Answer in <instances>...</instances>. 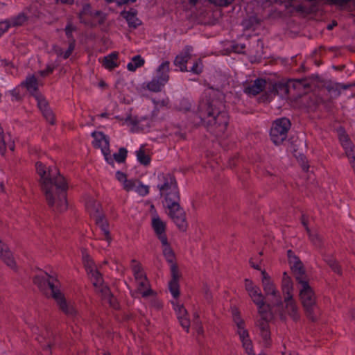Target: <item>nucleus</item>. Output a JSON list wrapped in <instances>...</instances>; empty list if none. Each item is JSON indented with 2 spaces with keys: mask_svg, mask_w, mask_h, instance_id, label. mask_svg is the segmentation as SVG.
<instances>
[{
  "mask_svg": "<svg viewBox=\"0 0 355 355\" xmlns=\"http://www.w3.org/2000/svg\"><path fill=\"white\" fill-rule=\"evenodd\" d=\"M333 5L344 6L349 3L352 0H329Z\"/></svg>",
  "mask_w": 355,
  "mask_h": 355,
  "instance_id": "nucleus-62",
  "label": "nucleus"
},
{
  "mask_svg": "<svg viewBox=\"0 0 355 355\" xmlns=\"http://www.w3.org/2000/svg\"><path fill=\"white\" fill-rule=\"evenodd\" d=\"M135 191L141 196H145L149 193V187L144 185L139 180H137Z\"/></svg>",
  "mask_w": 355,
  "mask_h": 355,
  "instance_id": "nucleus-39",
  "label": "nucleus"
},
{
  "mask_svg": "<svg viewBox=\"0 0 355 355\" xmlns=\"http://www.w3.org/2000/svg\"><path fill=\"white\" fill-rule=\"evenodd\" d=\"M136 155L138 162L144 165L148 166L151 162V157L148 154L146 153L144 146H141L138 150L136 151Z\"/></svg>",
  "mask_w": 355,
  "mask_h": 355,
  "instance_id": "nucleus-23",
  "label": "nucleus"
},
{
  "mask_svg": "<svg viewBox=\"0 0 355 355\" xmlns=\"http://www.w3.org/2000/svg\"><path fill=\"white\" fill-rule=\"evenodd\" d=\"M124 121L125 123H130L133 126H137L140 123L141 120L138 119L137 116H135L134 118L132 117L131 114H128L127 117L124 119Z\"/></svg>",
  "mask_w": 355,
  "mask_h": 355,
  "instance_id": "nucleus-57",
  "label": "nucleus"
},
{
  "mask_svg": "<svg viewBox=\"0 0 355 355\" xmlns=\"http://www.w3.org/2000/svg\"><path fill=\"white\" fill-rule=\"evenodd\" d=\"M169 61L163 62L157 69V78H154L151 81L148 82L146 84V88L153 92H161L164 85L169 80Z\"/></svg>",
  "mask_w": 355,
  "mask_h": 355,
  "instance_id": "nucleus-9",
  "label": "nucleus"
},
{
  "mask_svg": "<svg viewBox=\"0 0 355 355\" xmlns=\"http://www.w3.org/2000/svg\"><path fill=\"white\" fill-rule=\"evenodd\" d=\"M55 69V67L53 65L48 64L45 69L41 70L39 71L40 75L42 77H46L51 74Z\"/></svg>",
  "mask_w": 355,
  "mask_h": 355,
  "instance_id": "nucleus-54",
  "label": "nucleus"
},
{
  "mask_svg": "<svg viewBox=\"0 0 355 355\" xmlns=\"http://www.w3.org/2000/svg\"><path fill=\"white\" fill-rule=\"evenodd\" d=\"M83 261L86 270L87 271L90 270V272H92L94 263L91 259L90 256L85 252V250L83 251Z\"/></svg>",
  "mask_w": 355,
  "mask_h": 355,
  "instance_id": "nucleus-37",
  "label": "nucleus"
},
{
  "mask_svg": "<svg viewBox=\"0 0 355 355\" xmlns=\"http://www.w3.org/2000/svg\"><path fill=\"white\" fill-rule=\"evenodd\" d=\"M107 300H108V303L112 308H113L114 309H119V303L117 299L114 296L113 294H112V297H110Z\"/></svg>",
  "mask_w": 355,
  "mask_h": 355,
  "instance_id": "nucleus-59",
  "label": "nucleus"
},
{
  "mask_svg": "<svg viewBox=\"0 0 355 355\" xmlns=\"http://www.w3.org/2000/svg\"><path fill=\"white\" fill-rule=\"evenodd\" d=\"M21 85L25 87L28 91L32 89L31 94L39 92L37 79L34 75L26 77L25 81L22 82Z\"/></svg>",
  "mask_w": 355,
  "mask_h": 355,
  "instance_id": "nucleus-22",
  "label": "nucleus"
},
{
  "mask_svg": "<svg viewBox=\"0 0 355 355\" xmlns=\"http://www.w3.org/2000/svg\"><path fill=\"white\" fill-rule=\"evenodd\" d=\"M263 23V19L254 15L243 19L241 25L245 30L256 31L261 26Z\"/></svg>",
  "mask_w": 355,
  "mask_h": 355,
  "instance_id": "nucleus-18",
  "label": "nucleus"
},
{
  "mask_svg": "<svg viewBox=\"0 0 355 355\" xmlns=\"http://www.w3.org/2000/svg\"><path fill=\"white\" fill-rule=\"evenodd\" d=\"M306 233L309 236V240L312 242V243L314 245H315L317 247L321 246L322 241H321V239H320V236H318V234L312 233L311 230L309 232H306Z\"/></svg>",
  "mask_w": 355,
  "mask_h": 355,
  "instance_id": "nucleus-45",
  "label": "nucleus"
},
{
  "mask_svg": "<svg viewBox=\"0 0 355 355\" xmlns=\"http://www.w3.org/2000/svg\"><path fill=\"white\" fill-rule=\"evenodd\" d=\"M137 10L135 8H131L128 11L123 10L121 12L120 15L123 17L130 28H137V25L133 24L132 22L130 21L131 17H136L137 15Z\"/></svg>",
  "mask_w": 355,
  "mask_h": 355,
  "instance_id": "nucleus-24",
  "label": "nucleus"
},
{
  "mask_svg": "<svg viewBox=\"0 0 355 355\" xmlns=\"http://www.w3.org/2000/svg\"><path fill=\"white\" fill-rule=\"evenodd\" d=\"M42 114L48 123H49L51 125L55 124V114L50 107L44 110L43 112H42Z\"/></svg>",
  "mask_w": 355,
  "mask_h": 355,
  "instance_id": "nucleus-40",
  "label": "nucleus"
},
{
  "mask_svg": "<svg viewBox=\"0 0 355 355\" xmlns=\"http://www.w3.org/2000/svg\"><path fill=\"white\" fill-rule=\"evenodd\" d=\"M284 302L286 313L294 321H297L300 319V313L295 300L291 298L288 300H284Z\"/></svg>",
  "mask_w": 355,
  "mask_h": 355,
  "instance_id": "nucleus-19",
  "label": "nucleus"
},
{
  "mask_svg": "<svg viewBox=\"0 0 355 355\" xmlns=\"http://www.w3.org/2000/svg\"><path fill=\"white\" fill-rule=\"evenodd\" d=\"M144 59L140 55H137L132 58V62L128 64L127 69L130 71H135L137 68L144 66Z\"/></svg>",
  "mask_w": 355,
  "mask_h": 355,
  "instance_id": "nucleus-25",
  "label": "nucleus"
},
{
  "mask_svg": "<svg viewBox=\"0 0 355 355\" xmlns=\"http://www.w3.org/2000/svg\"><path fill=\"white\" fill-rule=\"evenodd\" d=\"M168 288L174 298L179 297L180 295L179 281L170 280Z\"/></svg>",
  "mask_w": 355,
  "mask_h": 355,
  "instance_id": "nucleus-33",
  "label": "nucleus"
},
{
  "mask_svg": "<svg viewBox=\"0 0 355 355\" xmlns=\"http://www.w3.org/2000/svg\"><path fill=\"white\" fill-rule=\"evenodd\" d=\"M152 227L162 244H168V239L166 234V224L159 217H157L153 218Z\"/></svg>",
  "mask_w": 355,
  "mask_h": 355,
  "instance_id": "nucleus-16",
  "label": "nucleus"
},
{
  "mask_svg": "<svg viewBox=\"0 0 355 355\" xmlns=\"http://www.w3.org/2000/svg\"><path fill=\"white\" fill-rule=\"evenodd\" d=\"M163 245L164 246L163 249V254L166 261L170 264L177 263L175 261V252L172 248L170 246V244L168 243V244Z\"/></svg>",
  "mask_w": 355,
  "mask_h": 355,
  "instance_id": "nucleus-26",
  "label": "nucleus"
},
{
  "mask_svg": "<svg viewBox=\"0 0 355 355\" xmlns=\"http://www.w3.org/2000/svg\"><path fill=\"white\" fill-rule=\"evenodd\" d=\"M168 216L175 223L180 231L186 232L188 227L186 212L180 206V202H173L166 206Z\"/></svg>",
  "mask_w": 355,
  "mask_h": 355,
  "instance_id": "nucleus-10",
  "label": "nucleus"
},
{
  "mask_svg": "<svg viewBox=\"0 0 355 355\" xmlns=\"http://www.w3.org/2000/svg\"><path fill=\"white\" fill-rule=\"evenodd\" d=\"M287 256L291 270L297 283H299L300 280H307L304 264L300 258L296 256L295 252L291 250L287 251Z\"/></svg>",
  "mask_w": 355,
  "mask_h": 355,
  "instance_id": "nucleus-12",
  "label": "nucleus"
},
{
  "mask_svg": "<svg viewBox=\"0 0 355 355\" xmlns=\"http://www.w3.org/2000/svg\"><path fill=\"white\" fill-rule=\"evenodd\" d=\"M53 298L55 300L59 309L66 315L71 318H74L76 316L77 311L76 308L72 304L68 303L67 302L64 294L60 291L53 293Z\"/></svg>",
  "mask_w": 355,
  "mask_h": 355,
  "instance_id": "nucleus-14",
  "label": "nucleus"
},
{
  "mask_svg": "<svg viewBox=\"0 0 355 355\" xmlns=\"http://www.w3.org/2000/svg\"><path fill=\"white\" fill-rule=\"evenodd\" d=\"M89 273L92 274V277L94 278L93 286L96 288L103 286L104 282L102 274L98 270L92 269V272L88 271Z\"/></svg>",
  "mask_w": 355,
  "mask_h": 355,
  "instance_id": "nucleus-32",
  "label": "nucleus"
},
{
  "mask_svg": "<svg viewBox=\"0 0 355 355\" xmlns=\"http://www.w3.org/2000/svg\"><path fill=\"white\" fill-rule=\"evenodd\" d=\"M266 86V80L264 78H257L250 85L244 87V92L248 96H257L264 91Z\"/></svg>",
  "mask_w": 355,
  "mask_h": 355,
  "instance_id": "nucleus-17",
  "label": "nucleus"
},
{
  "mask_svg": "<svg viewBox=\"0 0 355 355\" xmlns=\"http://www.w3.org/2000/svg\"><path fill=\"white\" fill-rule=\"evenodd\" d=\"M101 286L102 287L100 288L99 292L103 299L107 300L110 297H112L113 293L111 292V290L107 285Z\"/></svg>",
  "mask_w": 355,
  "mask_h": 355,
  "instance_id": "nucleus-48",
  "label": "nucleus"
},
{
  "mask_svg": "<svg viewBox=\"0 0 355 355\" xmlns=\"http://www.w3.org/2000/svg\"><path fill=\"white\" fill-rule=\"evenodd\" d=\"M92 137L94 139L93 142L94 147L101 148L105 161L113 167L114 166V159L118 163L125 162L128 155V150L125 148L121 147L119 149L118 153H114L113 157L110 155V139L103 132L94 131L92 133Z\"/></svg>",
  "mask_w": 355,
  "mask_h": 355,
  "instance_id": "nucleus-4",
  "label": "nucleus"
},
{
  "mask_svg": "<svg viewBox=\"0 0 355 355\" xmlns=\"http://www.w3.org/2000/svg\"><path fill=\"white\" fill-rule=\"evenodd\" d=\"M76 44H69V47L67 50L63 53V58L67 59L70 57V55L72 54L74 49H75Z\"/></svg>",
  "mask_w": 355,
  "mask_h": 355,
  "instance_id": "nucleus-60",
  "label": "nucleus"
},
{
  "mask_svg": "<svg viewBox=\"0 0 355 355\" xmlns=\"http://www.w3.org/2000/svg\"><path fill=\"white\" fill-rule=\"evenodd\" d=\"M234 0H209V1L216 6L220 7H226L230 5Z\"/></svg>",
  "mask_w": 355,
  "mask_h": 355,
  "instance_id": "nucleus-51",
  "label": "nucleus"
},
{
  "mask_svg": "<svg viewBox=\"0 0 355 355\" xmlns=\"http://www.w3.org/2000/svg\"><path fill=\"white\" fill-rule=\"evenodd\" d=\"M171 279L174 281H179L180 278L181 277V275L179 272V268L178 263H173L171 264Z\"/></svg>",
  "mask_w": 355,
  "mask_h": 355,
  "instance_id": "nucleus-43",
  "label": "nucleus"
},
{
  "mask_svg": "<svg viewBox=\"0 0 355 355\" xmlns=\"http://www.w3.org/2000/svg\"><path fill=\"white\" fill-rule=\"evenodd\" d=\"M300 299L306 317L311 321L317 320L316 312L318 305L314 291L310 286L308 280H300Z\"/></svg>",
  "mask_w": 355,
  "mask_h": 355,
  "instance_id": "nucleus-5",
  "label": "nucleus"
},
{
  "mask_svg": "<svg viewBox=\"0 0 355 355\" xmlns=\"http://www.w3.org/2000/svg\"><path fill=\"white\" fill-rule=\"evenodd\" d=\"M32 96H33L37 101V107L41 112L50 107L49 102L40 92L32 94Z\"/></svg>",
  "mask_w": 355,
  "mask_h": 355,
  "instance_id": "nucleus-27",
  "label": "nucleus"
},
{
  "mask_svg": "<svg viewBox=\"0 0 355 355\" xmlns=\"http://www.w3.org/2000/svg\"><path fill=\"white\" fill-rule=\"evenodd\" d=\"M10 26L11 24L10 20L6 19L3 21H0V37H1L3 33L8 31Z\"/></svg>",
  "mask_w": 355,
  "mask_h": 355,
  "instance_id": "nucleus-50",
  "label": "nucleus"
},
{
  "mask_svg": "<svg viewBox=\"0 0 355 355\" xmlns=\"http://www.w3.org/2000/svg\"><path fill=\"white\" fill-rule=\"evenodd\" d=\"M138 180H128L126 179L125 182H123V189L126 191H132V189H135L136 184Z\"/></svg>",
  "mask_w": 355,
  "mask_h": 355,
  "instance_id": "nucleus-46",
  "label": "nucleus"
},
{
  "mask_svg": "<svg viewBox=\"0 0 355 355\" xmlns=\"http://www.w3.org/2000/svg\"><path fill=\"white\" fill-rule=\"evenodd\" d=\"M203 62L201 58L196 59L193 64V67L191 68L189 71L192 72L194 74L200 75L203 71Z\"/></svg>",
  "mask_w": 355,
  "mask_h": 355,
  "instance_id": "nucleus-34",
  "label": "nucleus"
},
{
  "mask_svg": "<svg viewBox=\"0 0 355 355\" xmlns=\"http://www.w3.org/2000/svg\"><path fill=\"white\" fill-rule=\"evenodd\" d=\"M232 50L233 52L237 53H242L243 52V49L245 48V44H232L231 46Z\"/></svg>",
  "mask_w": 355,
  "mask_h": 355,
  "instance_id": "nucleus-61",
  "label": "nucleus"
},
{
  "mask_svg": "<svg viewBox=\"0 0 355 355\" xmlns=\"http://www.w3.org/2000/svg\"><path fill=\"white\" fill-rule=\"evenodd\" d=\"M191 108V104L187 98H182L179 103L178 110L180 111L187 112H190Z\"/></svg>",
  "mask_w": 355,
  "mask_h": 355,
  "instance_id": "nucleus-44",
  "label": "nucleus"
},
{
  "mask_svg": "<svg viewBox=\"0 0 355 355\" xmlns=\"http://www.w3.org/2000/svg\"><path fill=\"white\" fill-rule=\"evenodd\" d=\"M27 20V17L24 13H19L17 16L12 18L10 21L11 26L17 27L23 25Z\"/></svg>",
  "mask_w": 355,
  "mask_h": 355,
  "instance_id": "nucleus-38",
  "label": "nucleus"
},
{
  "mask_svg": "<svg viewBox=\"0 0 355 355\" xmlns=\"http://www.w3.org/2000/svg\"><path fill=\"white\" fill-rule=\"evenodd\" d=\"M163 183L157 185L160 196L164 198L166 206L180 202V192L174 175L166 173L162 176Z\"/></svg>",
  "mask_w": 355,
  "mask_h": 355,
  "instance_id": "nucleus-6",
  "label": "nucleus"
},
{
  "mask_svg": "<svg viewBox=\"0 0 355 355\" xmlns=\"http://www.w3.org/2000/svg\"><path fill=\"white\" fill-rule=\"evenodd\" d=\"M36 171L40 175L39 183L43 191L47 204L53 208L56 205L58 211H63L67 209V190L68 184L65 178L55 168L57 175L52 173V169L49 168L46 172V166L41 162L35 164Z\"/></svg>",
  "mask_w": 355,
  "mask_h": 355,
  "instance_id": "nucleus-2",
  "label": "nucleus"
},
{
  "mask_svg": "<svg viewBox=\"0 0 355 355\" xmlns=\"http://www.w3.org/2000/svg\"><path fill=\"white\" fill-rule=\"evenodd\" d=\"M224 107L218 99L206 96L199 102L197 112H189V123L193 127L203 126L208 131L221 135L229 124V115Z\"/></svg>",
  "mask_w": 355,
  "mask_h": 355,
  "instance_id": "nucleus-1",
  "label": "nucleus"
},
{
  "mask_svg": "<svg viewBox=\"0 0 355 355\" xmlns=\"http://www.w3.org/2000/svg\"><path fill=\"white\" fill-rule=\"evenodd\" d=\"M345 154L349 159L350 164L355 171V149L353 144L347 146V148H344Z\"/></svg>",
  "mask_w": 355,
  "mask_h": 355,
  "instance_id": "nucleus-35",
  "label": "nucleus"
},
{
  "mask_svg": "<svg viewBox=\"0 0 355 355\" xmlns=\"http://www.w3.org/2000/svg\"><path fill=\"white\" fill-rule=\"evenodd\" d=\"M178 320L182 328L184 329L187 332H189L190 327V320L188 316H180Z\"/></svg>",
  "mask_w": 355,
  "mask_h": 355,
  "instance_id": "nucleus-49",
  "label": "nucleus"
},
{
  "mask_svg": "<svg viewBox=\"0 0 355 355\" xmlns=\"http://www.w3.org/2000/svg\"><path fill=\"white\" fill-rule=\"evenodd\" d=\"M202 291L204 293V297L208 302H210L212 299V295L207 284H203Z\"/></svg>",
  "mask_w": 355,
  "mask_h": 355,
  "instance_id": "nucleus-56",
  "label": "nucleus"
},
{
  "mask_svg": "<svg viewBox=\"0 0 355 355\" xmlns=\"http://www.w3.org/2000/svg\"><path fill=\"white\" fill-rule=\"evenodd\" d=\"M119 58V53L116 51H114L107 56L103 58V66L109 70H112L115 67H118L116 60Z\"/></svg>",
  "mask_w": 355,
  "mask_h": 355,
  "instance_id": "nucleus-21",
  "label": "nucleus"
},
{
  "mask_svg": "<svg viewBox=\"0 0 355 355\" xmlns=\"http://www.w3.org/2000/svg\"><path fill=\"white\" fill-rule=\"evenodd\" d=\"M76 31L77 28L73 26L71 21H69L64 28L66 37L69 40V44H76V40L73 35V32Z\"/></svg>",
  "mask_w": 355,
  "mask_h": 355,
  "instance_id": "nucleus-30",
  "label": "nucleus"
},
{
  "mask_svg": "<svg viewBox=\"0 0 355 355\" xmlns=\"http://www.w3.org/2000/svg\"><path fill=\"white\" fill-rule=\"evenodd\" d=\"M245 288L253 302L257 306L258 315L255 319V324L260 330L263 340L266 341V301L259 287L254 285L252 280L245 279Z\"/></svg>",
  "mask_w": 355,
  "mask_h": 355,
  "instance_id": "nucleus-3",
  "label": "nucleus"
},
{
  "mask_svg": "<svg viewBox=\"0 0 355 355\" xmlns=\"http://www.w3.org/2000/svg\"><path fill=\"white\" fill-rule=\"evenodd\" d=\"M175 311L177 313L178 319H179L180 316L186 317L188 316V312L187 309L184 308L183 304H177L176 307L174 308Z\"/></svg>",
  "mask_w": 355,
  "mask_h": 355,
  "instance_id": "nucleus-52",
  "label": "nucleus"
},
{
  "mask_svg": "<svg viewBox=\"0 0 355 355\" xmlns=\"http://www.w3.org/2000/svg\"><path fill=\"white\" fill-rule=\"evenodd\" d=\"M238 160H239V158L236 156H234V157L230 158L229 161H228V166L230 168H234L237 164Z\"/></svg>",
  "mask_w": 355,
  "mask_h": 355,
  "instance_id": "nucleus-64",
  "label": "nucleus"
},
{
  "mask_svg": "<svg viewBox=\"0 0 355 355\" xmlns=\"http://www.w3.org/2000/svg\"><path fill=\"white\" fill-rule=\"evenodd\" d=\"M300 222L304 227L306 232H309L311 230L309 227V216L304 214H302L300 217Z\"/></svg>",
  "mask_w": 355,
  "mask_h": 355,
  "instance_id": "nucleus-58",
  "label": "nucleus"
},
{
  "mask_svg": "<svg viewBox=\"0 0 355 355\" xmlns=\"http://www.w3.org/2000/svg\"><path fill=\"white\" fill-rule=\"evenodd\" d=\"M351 87H353L352 83H348V84H344V83H336L334 86H329L327 87L329 92H335V96L336 97L339 96L340 95V89H348Z\"/></svg>",
  "mask_w": 355,
  "mask_h": 355,
  "instance_id": "nucleus-29",
  "label": "nucleus"
},
{
  "mask_svg": "<svg viewBox=\"0 0 355 355\" xmlns=\"http://www.w3.org/2000/svg\"><path fill=\"white\" fill-rule=\"evenodd\" d=\"M236 326L240 338H244L245 336H248L249 334L248 330L245 329V322L243 320L240 319L239 321L236 322Z\"/></svg>",
  "mask_w": 355,
  "mask_h": 355,
  "instance_id": "nucleus-42",
  "label": "nucleus"
},
{
  "mask_svg": "<svg viewBox=\"0 0 355 355\" xmlns=\"http://www.w3.org/2000/svg\"><path fill=\"white\" fill-rule=\"evenodd\" d=\"M293 286L291 278L288 275L286 272L283 273V278L282 282V287H288Z\"/></svg>",
  "mask_w": 355,
  "mask_h": 355,
  "instance_id": "nucleus-53",
  "label": "nucleus"
},
{
  "mask_svg": "<svg viewBox=\"0 0 355 355\" xmlns=\"http://www.w3.org/2000/svg\"><path fill=\"white\" fill-rule=\"evenodd\" d=\"M291 126L290 120L286 117L276 119L270 130L271 141L277 146L282 144L286 139Z\"/></svg>",
  "mask_w": 355,
  "mask_h": 355,
  "instance_id": "nucleus-8",
  "label": "nucleus"
},
{
  "mask_svg": "<svg viewBox=\"0 0 355 355\" xmlns=\"http://www.w3.org/2000/svg\"><path fill=\"white\" fill-rule=\"evenodd\" d=\"M78 18L81 24L90 28H95L97 25H103L106 20V14L101 10H92L89 3L83 5L81 10L78 14Z\"/></svg>",
  "mask_w": 355,
  "mask_h": 355,
  "instance_id": "nucleus-7",
  "label": "nucleus"
},
{
  "mask_svg": "<svg viewBox=\"0 0 355 355\" xmlns=\"http://www.w3.org/2000/svg\"><path fill=\"white\" fill-rule=\"evenodd\" d=\"M116 178L119 182H121L123 183L125 182V180L127 179V175L125 173H124L120 171H118L116 172Z\"/></svg>",
  "mask_w": 355,
  "mask_h": 355,
  "instance_id": "nucleus-63",
  "label": "nucleus"
},
{
  "mask_svg": "<svg viewBox=\"0 0 355 355\" xmlns=\"http://www.w3.org/2000/svg\"><path fill=\"white\" fill-rule=\"evenodd\" d=\"M193 47L191 46L187 45L184 46L183 50L176 55L173 61L174 65L180 68V71L182 72L189 71L187 64L188 61L191 58V51Z\"/></svg>",
  "mask_w": 355,
  "mask_h": 355,
  "instance_id": "nucleus-15",
  "label": "nucleus"
},
{
  "mask_svg": "<svg viewBox=\"0 0 355 355\" xmlns=\"http://www.w3.org/2000/svg\"><path fill=\"white\" fill-rule=\"evenodd\" d=\"M96 224L100 227L103 232L105 239L108 243H110L112 238L109 230V223L104 215H99L96 217Z\"/></svg>",
  "mask_w": 355,
  "mask_h": 355,
  "instance_id": "nucleus-20",
  "label": "nucleus"
},
{
  "mask_svg": "<svg viewBox=\"0 0 355 355\" xmlns=\"http://www.w3.org/2000/svg\"><path fill=\"white\" fill-rule=\"evenodd\" d=\"M291 83H284L282 81H272L268 78V103L275 96H279L281 98L287 96L289 92Z\"/></svg>",
  "mask_w": 355,
  "mask_h": 355,
  "instance_id": "nucleus-13",
  "label": "nucleus"
},
{
  "mask_svg": "<svg viewBox=\"0 0 355 355\" xmlns=\"http://www.w3.org/2000/svg\"><path fill=\"white\" fill-rule=\"evenodd\" d=\"M338 138H339L340 144L343 148H347V146L353 144L352 143L348 135H347L345 131L343 130L339 132Z\"/></svg>",
  "mask_w": 355,
  "mask_h": 355,
  "instance_id": "nucleus-36",
  "label": "nucleus"
},
{
  "mask_svg": "<svg viewBox=\"0 0 355 355\" xmlns=\"http://www.w3.org/2000/svg\"><path fill=\"white\" fill-rule=\"evenodd\" d=\"M282 293L284 295V300H291L293 298V286H288V287H282Z\"/></svg>",
  "mask_w": 355,
  "mask_h": 355,
  "instance_id": "nucleus-47",
  "label": "nucleus"
},
{
  "mask_svg": "<svg viewBox=\"0 0 355 355\" xmlns=\"http://www.w3.org/2000/svg\"><path fill=\"white\" fill-rule=\"evenodd\" d=\"M325 262L328 264V266L332 269V270L338 274H342V270L338 262L332 257H327L324 258Z\"/></svg>",
  "mask_w": 355,
  "mask_h": 355,
  "instance_id": "nucleus-31",
  "label": "nucleus"
},
{
  "mask_svg": "<svg viewBox=\"0 0 355 355\" xmlns=\"http://www.w3.org/2000/svg\"><path fill=\"white\" fill-rule=\"evenodd\" d=\"M0 257L8 266L12 268L15 266V261L14 260V258L12 257V252L9 250L8 247L0 254Z\"/></svg>",
  "mask_w": 355,
  "mask_h": 355,
  "instance_id": "nucleus-28",
  "label": "nucleus"
},
{
  "mask_svg": "<svg viewBox=\"0 0 355 355\" xmlns=\"http://www.w3.org/2000/svg\"><path fill=\"white\" fill-rule=\"evenodd\" d=\"M45 275L47 278L40 275L34 276L33 282L44 295L48 297H51L53 298V293L59 292L60 290L50 280V279L53 278L52 276L47 272H45Z\"/></svg>",
  "mask_w": 355,
  "mask_h": 355,
  "instance_id": "nucleus-11",
  "label": "nucleus"
},
{
  "mask_svg": "<svg viewBox=\"0 0 355 355\" xmlns=\"http://www.w3.org/2000/svg\"><path fill=\"white\" fill-rule=\"evenodd\" d=\"M243 348L245 349L246 353L248 355H251L252 354V343L251 340L249 338V334L248 336H245L244 338H240Z\"/></svg>",
  "mask_w": 355,
  "mask_h": 355,
  "instance_id": "nucleus-41",
  "label": "nucleus"
},
{
  "mask_svg": "<svg viewBox=\"0 0 355 355\" xmlns=\"http://www.w3.org/2000/svg\"><path fill=\"white\" fill-rule=\"evenodd\" d=\"M134 265H132V270L134 275H137V273H140L142 270V267L140 263H139L136 259H132L131 261Z\"/></svg>",
  "mask_w": 355,
  "mask_h": 355,
  "instance_id": "nucleus-55",
  "label": "nucleus"
}]
</instances>
